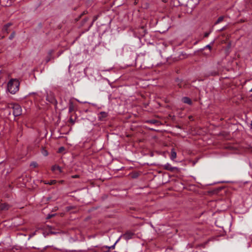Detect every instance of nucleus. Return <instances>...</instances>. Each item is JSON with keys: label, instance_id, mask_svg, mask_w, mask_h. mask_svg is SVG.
Returning a JSON list of instances; mask_svg holds the SVG:
<instances>
[{"label": "nucleus", "instance_id": "1", "mask_svg": "<svg viewBox=\"0 0 252 252\" xmlns=\"http://www.w3.org/2000/svg\"><path fill=\"white\" fill-rule=\"evenodd\" d=\"M20 82L17 79H11L7 83V89L11 94H15L19 90Z\"/></svg>", "mask_w": 252, "mask_h": 252}, {"label": "nucleus", "instance_id": "2", "mask_svg": "<svg viewBox=\"0 0 252 252\" xmlns=\"http://www.w3.org/2000/svg\"><path fill=\"white\" fill-rule=\"evenodd\" d=\"M11 108L13 109V114L15 117H18L22 114V108L20 105L17 103L11 104Z\"/></svg>", "mask_w": 252, "mask_h": 252}, {"label": "nucleus", "instance_id": "3", "mask_svg": "<svg viewBox=\"0 0 252 252\" xmlns=\"http://www.w3.org/2000/svg\"><path fill=\"white\" fill-rule=\"evenodd\" d=\"M46 100L48 101L49 102L52 103V104H57V101L54 95V94L52 93L47 94L46 96Z\"/></svg>", "mask_w": 252, "mask_h": 252}, {"label": "nucleus", "instance_id": "4", "mask_svg": "<svg viewBox=\"0 0 252 252\" xmlns=\"http://www.w3.org/2000/svg\"><path fill=\"white\" fill-rule=\"evenodd\" d=\"M162 167L164 169L170 171L171 172H173L175 170H178V168L172 166L169 163H167L163 165Z\"/></svg>", "mask_w": 252, "mask_h": 252}, {"label": "nucleus", "instance_id": "5", "mask_svg": "<svg viewBox=\"0 0 252 252\" xmlns=\"http://www.w3.org/2000/svg\"><path fill=\"white\" fill-rule=\"evenodd\" d=\"M76 108V104L74 103L72 99H70L68 102V112H72L75 110Z\"/></svg>", "mask_w": 252, "mask_h": 252}, {"label": "nucleus", "instance_id": "6", "mask_svg": "<svg viewBox=\"0 0 252 252\" xmlns=\"http://www.w3.org/2000/svg\"><path fill=\"white\" fill-rule=\"evenodd\" d=\"M108 116V113L104 111L100 112L98 114V120L100 121H105Z\"/></svg>", "mask_w": 252, "mask_h": 252}, {"label": "nucleus", "instance_id": "7", "mask_svg": "<svg viewBox=\"0 0 252 252\" xmlns=\"http://www.w3.org/2000/svg\"><path fill=\"white\" fill-rule=\"evenodd\" d=\"M134 235V233L130 231H127L125 234H123V237L124 239H125V240H128L130 239H132Z\"/></svg>", "mask_w": 252, "mask_h": 252}, {"label": "nucleus", "instance_id": "8", "mask_svg": "<svg viewBox=\"0 0 252 252\" xmlns=\"http://www.w3.org/2000/svg\"><path fill=\"white\" fill-rule=\"evenodd\" d=\"M12 25V24L11 23H8L6 24H5L3 28H2V32L3 33H9V28Z\"/></svg>", "mask_w": 252, "mask_h": 252}, {"label": "nucleus", "instance_id": "9", "mask_svg": "<svg viewBox=\"0 0 252 252\" xmlns=\"http://www.w3.org/2000/svg\"><path fill=\"white\" fill-rule=\"evenodd\" d=\"M9 205L7 203H0V211L7 210L9 208Z\"/></svg>", "mask_w": 252, "mask_h": 252}, {"label": "nucleus", "instance_id": "10", "mask_svg": "<svg viewBox=\"0 0 252 252\" xmlns=\"http://www.w3.org/2000/svg\"><path fill=\"white\" fill-rule=\"evenodd\" d=\"M76 119L77 116L76 114L74 116L73 114L71 115L69 117V122L73 125L75 124Z\"/></svg>", "mask_w": 252, "mask_h": 252}, {"label": "nucleus", "instance_id": "11", "mask_svg": "<svg viewBox=\"0 0 252 252\" xmlns=\"http://www.w3.org/2000/svg\"><path fill=\"white\" fill-rule=\"evenodd\" d=\"M182 101L185 103L188 104L189 105H191L192 104L191 100L188 97H184L182 98Z\"/></svg>", "mask_w": 252, "mask_h": 252}, {"label": "nucleus", "instance_id": "12", "mask_svg": "<svg viewBox=\"0 0 252 252\" xmlns=\"http://www.w3.org/2000/svg\"><path fill=\"white\" fill-rule=\"evenodd\" d=\"M51 170L54 172L56 171H58L60 173H61L62 172L61 167L57 165H53L51 168Z\"/></svg>", "mask_w": 252, "mask_h": 252}, {"label": "nucleus", "instance_id": "13", "mask_svg": "<svg viewBox=\"0 0 252 252\" xmlns=\"http://www.w3.org/2000/svg\"><path fill=\"white\" fill-rule=\"evenodd\" d=\"M177 154L174 149H172L171 151L170 159L174 160L176 158Z\"/></svg>", "mask_w": 252, "mask_h": 252}, {"label": "nucleus", "instance_id": "14", "mask_svg": "<svg viewBox=\"0 0 252 252\" xmlns=\"http://www.w3.org/2000/svg\"><path fill=\"white\" fill-rule=\"evenodd\" d=\"M120 239V238H119V239L116 241V242L115 243V244H114L113 245H112V246H110V247L104 246V247H103V248H106V249H108V250L106 251V252H109V251H110V250L111 249H115V247L116 244L117 243V242L119 241Z\"/></svg>", "mask_w": 252, "mask_h": 252}, {"label": "nucleus", "instance_id": "15", "mask_svg": "<svg viewBox=\"0 0 252 252\" xmlns=\"http://www.w3.org/2000/svg\"><path fill=\"white\" fill-rule=\"evenodd\" d=\"M175 82L179 88H182L183 87V85H182L183 81L182 80V79H179V78H177L175 80Z\"/></svg>", "mask_w": 252, "mask_h": 252}, {"label": "nucleus", "instance_id": "16", "mask_svg": "<svg viewBox=\"0 0 252 252\" xmlns=\"http://www.w3.org/2000/svg\"><path fill=\"white\" fill-rule=\"evenodd\" d=\"M224 16H221L220 17H219L217 20L215 22V25H217L221 22L224 20Z\"/></svg>", "mask_w": 252, "mask_h": 252}, {"label": "nucleus", "instance_id": "17", "mask_svg": "<svg viewBox=\"0 0 252 252\" xmlns=\"http://www.w3.org/2000/svg\"><path fill=\"white\" fill-rule=\"evenodd\" d=\"M218 74V72L217 71H211L210 72L208 73V74H207V76H216V75H217Z\"/></svg>", "mask_w": 252, "mask_h": 252}, {"label": "nucleus", "instance_id": "18", "mask_svg": "<svg viewBox=\"0 0 252 252\" xmlns=\"http://www.w3.org/2000/svg\"><path fill=\"white\" fill-rule=\"evenodd\" d=\"M56 182H57L56 180H51L50 182H45L44 184L52 185H54L56 183Z\"/></svg>", "mask_w": 252, "mask_h": 252}, {"label": "nucleus", "instance_id": "19", "mask_svg": "<svg viewBox=\"0 0 252 252\" xmlns=\"http://www.w3.org/2000/svg\"><path fill=\"white\" fill-rule=\"evenodd\" d=\"M37 166H38V164L35 161H32L30 163L31 167L35 168V167H37Z\"/></svg>", "mask_w": 252, "mask_h": 252}, {"label": "nucleus", "instance_id": "20", "mask_svg": "<svg viewBox=\"0 0 252 252\" xmlns=\"http://www.w3.org/2000/svg\"><path fill=\"white\" fill-rule=\"evenodd\" d=\"M147 122L152 124H155L158 122V121L156 120H150L148 121Z\"/></svg>", "mask_w": 252, "mask_h": 252}, {"label": "nucleus", "instance_id": "21", "mask_svg": "<svg viewBox=\"0 0 252 252\" xmlns=\"http://www.w3.org/2000/svg\"><path fill=\"white\" fill-rule=\"evenodd\" d=\"M15 35V33L14 32H12L11 33L10 35L9 36V39L10 40H12L14 37Z\"/></svg>", "mask_w": 252, "mask_h": 252}, {"label": "nucleus", "instance_id": "22", "mask_svg": "<svg viewBox=\"0 0 252 252\" xmlns=\"http://www.w3.org/2000/svg\"><path fill=\"white\" fill-rule=\"evenodd\" d=\"M211 32H212V31H210V32H205L204 34V37H208Z\"/></svg>", "mask_w": 252, "mask_h": 252}, {"label": "nucleus", "instance_id": "23", "mask_svg": "<svg viewBox=\"0 0 252 252\" xmlns=\"http://www.w3.org/2000/svg\"><path fill=\"white\" fill-rule=\"evenodd\" d=\"M42 153L44 156H47L48 155L47 151L44 149L42 150Z\"/></svg>", "mask_w": 252, "mask_h": 252}, {"label": "nucleus", "instance_id": "24", "mask_svg": "<svg viewBox=\"0 0 252 252\" xmlns=\"http://www.w3.org/2000/svg\"><path fill=\"white\" fill-rule=\"evenodd\" d=\"M55 216V214H48L46 217L47 219H50Z\"/></svg>", "mask_w": 252, "mask_h": 252}, {"label": "nucleus", "instance_id": "25", "mask_svg": "<svg viewBox=\"0 0 252 252\" xmlns=\"http://www.w3.org/2000/svg\"><path fill=\"white\" fill-rule=\"evenodd\" d=\"M53 53V51L52 50H50L48 52V56L52 57Z\"/></svg>", "mask_w": 252, "mask_h": 252}, {"label": "nucleus", "instance_id": "26", "mask_svg": "<svg viewBox=\"0 0 252 252\" xmlns=\"http://www.w3.org/2000/svg\"><path fill=\"white\" fill-rule=\"evenodd\" d=\"M51 57H49V56L47 57V58L46 59V62L48 63L51 60Z\"/></svg>", "mask_w": 252, "mask_h": 252}, {"label": "nucleus", "instance_id": "27", "mask_svg": "<svg viewBox=\"0 0 252 252\" xmlns=\"http://www.w3.org/2000/svg\"><path fill=\"white\" fill-rule=\"evenodd\" d=\"M204 48H208L210 51L212 49V47L210 46V45L209 44V45H206L204 47Z\"/></svg>", "mask_w": 252, "mask_h": 252}, {"label": "nucleus", "instance_id": "28", "mask_svg": "<svg viewBox=\"0 0 252 252\" xmlns=\"http://www.w3.org/2000/svg\"><path fill=\"white\" fill-rule=\"evenodd\" d=\"M72 178H78L79 177V176L78 175H75L71 176Z\"/></svg>", "mask_w": 252, "mask_h": 252}, {"label": "nucleus", "instance_id": "29", "mask_svg": "<svg viewBox=\"0 0 252 252\" xmlns=\"http://www.w3.org/2000/svg\"><path fill=\"white\" fill-rule=\"evenodd\" d=\"M97 19V16H95L94 17V19H93V23L92 24V25L93 24V23Z\"/></svg>", "mask_w": 252, "mask_h": 252}, {"label": "nucleus", "instance_id": "30", "mask_svg": "<svg viewBox=\"0 0 252 252\" xmlns=\"http://www.w3.org/2000/svg\"><path fill=\"white\" fill-rule=\"evenodd\" d=\"M63 149H64V148H63V147H62L60 148V149H59V152H61L63 150Z\"/></svg>", "mask_w": 252, "mask_h": 252}, {"label": "nucleus", "instance_id": "31", "mask_svg": "<svg viewBox=\"0 0 252 252\" xmlns=\"http://www.w3.org/2000/svg\"><path fill=\"white\" fill-rule=\"evenodd\" d=\"M59 183L60 184H63V183H64V181L63 180H61L59 181Z\"/></svg>", "mask_w": 252, "mask_h": 252}, {"label": "nucleus", "instance_id": "32", "mask_svg": "<svg viewBox=\"0 0 252 252\" xmlns=\"http://www.w3.org/2000/svg\"><path fill=\"white\" fill-rule=\"evenodd\" d=\"M225 29H226V27H224L223 28H222L220 30V31H223V30H225Z\"/></svg>", "mask_w": 252, "mask_h": 252}, {"label": "nucleus", "instance_id": "33", "mask_svg": "<svg viewBox=\"0 0 252 252\" xmlns=\"http://www.w3.org/2000/svg\"><path fill=\"white\" fill-rule=\"evenodd\" d=\"M87 20H88V19L85 18V19H84V22H86Z\"/></svg>", "mask_w": 252, "mask_h": 252}, {"label": "nucleus", "instance_id": "34", "mask_svg": "<svg viewBox=\"0 0 252 252\" xmlns=\"http://www.w3.org/2000/svg\"><path fill=\"white\" fill-rule=\"evenodd\" d=\"M251 128L252 129V123L251 124Z\"/></svg>", "mask_w": 252, "mask_h": 252}, {"label": "nucleus", "instance_id": "35", "mask_svg": "<svg viewBox=\"0 0 252 252\" xmlns=\"http://www.w3.org/2000/svg\"><path fill=\"white\" fill-rule=\"evenodd\" d=\"M189 119H191V116H190V117H189Z\"/></svg>", "mask_w": 252, "mask_h": 252}, {"label": "nucleus", "instance_id": "36", "mask_svg": "<svg viewBox=\"0 0 252 252\" xmlns=\"http://www.w3.org/2000/svg\"><path fill=\"white\" fill-rule=\"evenodd\" d=\"M189 119H191V116H190V117H189Z\"/></svg>", "mask_w": 252, "mask_h": 252}, {"label": "nucleus", "instance_id": "37", "mask_svg": "<svg viewBox=\"0 0 252 252\" xmlns=\"http://www.w3.org/2000/svg\"><path fill=\"white\" fill-rule=\"evenodd\" d=\"M250 91V92H252V89Z\"/></svg>", "mask_w": 252, "mask_h": 252}, {"label": "nucleus", "instance_id": "38", "mask_svg": "<svg viewBox=\"0 0 252 252\" xmlns=\"http://www.w3.org/2000/svg\"><path fill=\"white\" fill-rule=\"evenodd\" d=\"M96 252V251H94V252Z\"/></svg>", "mask_w": 252, "mask_h": 252}]
</instances>
